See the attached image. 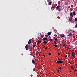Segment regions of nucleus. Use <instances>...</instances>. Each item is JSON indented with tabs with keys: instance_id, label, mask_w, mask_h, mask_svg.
Here are the masks:
<instances>
[{
	"instance_id": "f704fd0d",
	"label": "nucleus",
	"mask_w": 77,
	"mask_h": 77,
	"mask_svg": "<svg viewBox=\"0 0 77 77\" xmlns=\"http://www.w3.org/2000/svg\"><path fill=\"white\" fill-rule=\"evenodd\" d=\"M67 54H68V55H69V54H69V53H68Z\"/></svg>"
},
{
	"instance_id": "7ed1b4c3",
	"label": "nucleus",
	"mask_w": 77,
	"mask_h": 77,
	"mask_svg": "<svg viewBox=\"0 0 77 77\" xmlns=\"http://www.w3.org/2000/svg\"><path fill=\"white\" fill-rule=\"evenodd\" d=\"M56 8V10H57V11H61V9L60 8Z\"/></svg>"
},
{
	"instance_id": "6ab92c4d",
	"label": "nucleus",
	"mask_w": 77,
	"mask_h": 77,
	"mask_svg": "<svg viewBox=\"0 0 77 77\" xmlns=\"http://www.w3.org/2000/svg\"><path fill=\"white\" fill-rule=\"evenodd\" d=\"M51 32H49L48 33V35H51Z\"/></svg>"
},
{
	"instance_id": "f8f14e48",
	"label": "nucleus",
	"mask_w": 77,
	"mask_h": 77,
	"mask_svg": "<svg viewBox=\"0 0 77 77\" xmlns=\"http://www.w3.org/2000/svg\"><path fill=\"white\" fill-rule=\"evenodd\" d=\"M69 21H72V19L71 17L70 18Z\"/></svg>"
},
{
	"instance_id": "dca6fc26",
	"label": "nucleus",
	"mask_w": 77,
	"mask_h": 77,
	"mask_svg": "<svg viewBox=\"0 0 77 77\" xmlns=\"http://www.w3.org/2000/svg\"><path fill=\"white\" fill-rule=\"evenodd\" d=\"M32 62L33 64H35V60H32Z\"/></svg>"
},
{
	"instance_id": "9b49d317",
	"label": "nucleus",
	"mask_w": 77,
	"mask_h": 77,
	"mask_svg": "<svg viewBox=\"0 0 77 77\" xmlns=\"http://www.w3.org/2000/svg\"><path fill=\"white\" fill-rule=\"evenodd\" d=\"M53 39H54L55 41H58V39L54 37V38L53 37Z\"/></svg>"
},
{
	"instance_id": "1a4fd4ad",
	"label": "nucleus",
	"mask_w": 77,
	"mask_h": 77,
	"mask_svg": "<svg viewBox=\"0 0 77 77\" xmlns=\"http://www.w3.org/2000/svg\"><path fill=\"white\" fill-rule=\"evenodd\" d=\"M75 11H74L73 13V16H75Z\"/></svg>"
},
{
	"instance_id": "4c0bfd02",
	"label": "nucleus",
	"mask_w": 77,
	"mask_h": 77,
	"mask_svg": "<svg viewBox=\"0 0 77 77\" xmlns=\"http://www.w3.org/2000/svg\"><path fill=\"white\" fill-rule=\"evenodd\" d=\"M57 71L58 72H59V70H58Z\"/></svg>"
},
{
	"instance_id": "423d86ee",
	"label": "nucleus",
	"mask_w": 77,
	"mask_h": 77,
	"mask_svg": "<svg viewBox=\"0 0 77 77\" xmlns=\"http://www.w3.org/2000/svg\"><path fill=\"white\" fill-rule=\"evenodd\" d=\"M60 37H64V34H62L60 35Z\"/></svg>"
},
{
	"instance_id": "4468645a",
	"label": "nucleus",
	"mask_w": 77,
	"mask_h": 77,
	"mask_svg": "<svg viewBox=\"0 0 77 77\" xmlns=\"http://www.w3.org/2000/svg\"><path fill=\"white\" fill-rule=\"evenodd\" d=\"M51 3H52V1H51L48 4L49 5H51Z\"/></svg>"
},
{
	"instance_id": "a18cd8bd",
	"label": "nucleus",
	"mask_w": 77,
	"mask_h": 77,
	"mask_svg": "<svg viewBox=\"0 0 77 77\" xmlns=\"http://www.w3.org/2000/svg\"><path fill=\"white\" fill-rule=\"evenodd\" d=\"M52 9V8H51V9Z\"/></svg>"
},
{
	"instance_id": "c9c22d12",
	"label": "nucleus",
	"mask_w": 77,
	"mask_h": 77,
	"mask_svg": "<svg viewBox=\"0 0 77 77\" xmlns=\"http://www.w3.org/2000/svg\"><path fill=\"white\" fill-rule=\"evenodd\" d=\"M65 57H67V55H65Z\"/></svg>"
},
{
	"instance_id": "ea45409f",
	"label": "nucleus",
	"mask_w": 77,
	"mask_h": 77,
	"mask_svg": "<svg viewBox=\"0 0 77 77\" xmlns=\"http://www.w3.org/2000/svg\"><path fill=\"white\" fill-rule=\"evenodd\" d=\"M45 46L43 47V48H45Z\"/></svg>"
},
{
	"instance_id": "cd10ccee",
	"label": "nucleus",
	"mask_w": 77,
	"mask_h": 77,
	"mask_svg": "<svg viewBox=\"0 0 77 77\" xmlns=\"http://www.w3.org/2000/svg\"><path fill=\"white\" fill-rule=\"evenodd\" d=\"M69 50H71V48H67Z\"/></svg>"
},
{
	"instance_id": "e433bc0d",
	"label": "nucleus",
	"mask_w": 77,
	"mask_h": 77,
	"mask_svg": "<svg viewBox=\"0 0 77 77\" xmlns=\"http://www.w3.org/2000/svg\"><path fill=\"white\" fill-rule=\"evenodd\" d=\"M71 68H72V69H73V67L72 66H71Z\"/></svg>"
},
{
	"instance_id": "f257e3e1",
	"label": "nucleus",
	"mask_w": 77,
	"mask_h": 77,
	"mask_svg": "<svg viewBox=\"0 0 77 77\" xmlns=\"http://www.w3.org/2000/svg\"><path fill=\"white\" fill-rule=\"evenodd\" d=\"M56 63L58 64H59V63H63V61L62 60H58Z\"/></svg>"
},
{
	"instance_id": "4be33fe9",
	"label": "nucleus",
	"mask_w": 77,
	"mask_h": 77,
	"mask_svg": "<svg viewBox=\"0 0 77 77\" xmlns=\"http://www.w3.org/2000/svg\"><path fill=\"white\" fill-rule=\"evenodd\" d=\"M52 40V39H51L49 40V41H51Z\"/></svg>"
},
{
	"instance_id": "f3484780",
	"label": "nucleus",
	"mask_w": 77,
	"mask_h": 77,
	"mask_svg": "<svg viewBox=\"0 0 77 77\" xmlns=\"http://www.w3.org/2000/svg\"><path fill=\"white\" fill-rule=\"evenodd\" d=\"M40 42H41V40H38L37 41V43H38L39 44V43H40Z\"/></svg>"
},
{
	"instance_id": "6e6552de",
	"label": "nucleus",
	"mask_w": 77,
	"mask_h": 77,
	"mask_svg": "<svg viewBox=\"0 0 77 77\" xmlns=\"http://www.w3.org/2000/svg\"><path fill=\"white\" fill-rule=\"evenodd\" d=\"M72 36V34L71 33L68 35V36Z\"/></svg>"
},
{
	"instance_id": "c03bdc74",
	"label": "nucleus",
	"mask_w": 77,
	"mask_h": 77,
	"mask_svg": "<svg viewBox=\"0 0 77 77\" xmlns=\"http://www.w3.org/2000/svg\"><path fill=\"white\" fill-rule=\"evenodd\" d=\"M72 71H70V72H71Z\"/></svg>"
},
{
	"instance_id": "0eeeda50",
	"label": "nucleus",
	"mask_w": 77,
	"mask_h": 77,
	"mask_svg": "<svg viewBox=\"0 0 77 77\" xmlns=\"http://www.w3.org/2000/svg\"><path fill=\"white\" fill-rule=\"evenodd\" d=\"M31 43V40L30 39L29 41L28 42V44H30Z\"/></svg>"
},
{
	"instance_id": "ddd939ff",
	"label": "nucleus",
	"mask_w": 77,
	"mask_h": 77,
	"mask_svg": "<svg viewBox=\"0 0 77 77\" xmlns=\"http://www.w3.org/2000/svg\"><path fill=\"white\" fill-rule=\"evenodd\" d=\"M60 4H59L58 5V6H57V7L56 8H60Z\"/></svg>"
},
{
	"instance_id": "473e14b6",
	"label": "nucleus",
	"mask_w": 77,
	"mask_h": 77,
	"mask_svg": "<svg viewBox=\"0 0 77 77\" xmlns=\"http://www.w3.org/2000/svg\"><path fill=\"white\" fill-rule=\"evenodd\" d=\"M47 49V47H46L45 48V50H46Z\"/></svg>"
},
{
	"instance_id": "2f4dec72",
	"label": "nucleus",
	"mask_w": 77,
	"mask_h": 77,
	"mask_svg": "<svg viewBox=\"0 0 77 77\" xmlns=\"http://www.w3.org/2000/svg\"><path fill=\"white\" fill-rule=\"evenodd\" d=\"M58 55H60V53H58Z\"/></svg>"
},
{
	"instance_id": "f03ea898",
	"label": "nucleus",
	"mask_w": 77,
	"mask_h": 77,
	"mask_svg": "<svg viewBox=\"0 0 77 77\" xmlns=\"http://www.w3.org/2000/svg\"><path fill=\"white\" fill-rule=\"evenodd\" d=\"M72 54L73 57H75V53L74 52H72Z\"/></svg>"
},
{
	"instance_id": "39448f33",
	"label": "nucleus",
	"mask_w": 77,
	"mask_h": 77,
	"mask_svg": "<svg viewBox=\"0 0 77 77\" xmlns=\"http://www.w3.org/2000/svg\"><path fill=\"white\" fill-rule=\"evenodd\" d=\"M25 48H26V50H28V46L27 45H26L25 46Z\"/></svg>"
},
{
	"instance_id": "2eb2a0df",
	"label": "nucleus",
	"mask_w": 77,
	"mask_h": 77,
	"mask_svg": "<svg viewBox=\"0 0 77 77\" xmlns=\"http://www.w3.org/2000/svg\"><path fill=\"white\" fill-rule=\"evenodd\" d=\"M70 15L72 17H73V15H72V12H71L70 13Z\"/></svg>"
},
{
	"instance_id": "37998d69",
	"label": "nucleus",
	"mask_w": 77,
	"mask_h": 77,
	"mask_svg": "<svg viewBox=\"0 0 77 77\" xmlns=\"http://www.w3.org/2000/svg\"><path fill=\"white\" fill-rule=\"evenodd\" d=\"M73 35H74V36L75 35H74V34H73Z\"/></svg>"
},
{
	"instance_id": "de8ad7c7",
	"label": "nucleus",
	"mask_w": 77,
	"mask_h": 77,
	"mask_svg": "<svg viewBox=\"0 0 77 77\" xmlns=\"http://www.w3.org/2000/svg\"><path fill=\"white\" fill-rule=\"evenodd\" d=\"M49 38H51L50 37V36H49Z\"/></svg>"
},
{
	"instance_id": "c756f323",
	"label": "nucleus",
	"mask_w": 77,
	"mask_h": 77,
	"mask_svg": "<svg viewBox=\"0 0 77 77\" xmlns=\"http://www.w3.org/2000/svg\"><path fill=\"white\" fill-rule=\"evenodd\" d=\"M49 55H51V53H49L48 54Z\"/></svg>"
},
{
	"instance_id": "bb28decb",
	"label": "nucleus",
	"mask_w": 77,
	"mask_h": 77,
	"mask_svg": "<svg viewBox=\"0 0 77 77\" xmlns=\"http://www.w3.org/2000/svg\"><path fill=\"white\" fill-rule=\"evenodd\" d=\"M36 52L37 53H38V54H40V53L38 51H36Z\"/></svg>"
},
{
	"instance_id": "7c9ffc66",
	"label": "nucleus",
	"mask_w": 77,
	"mask_h": 77,
	"mask_svg": "<svg viewBox=\"0 0 77 77\" xmlns=\"http://www.w3.org/2000/svg\"><path fill=\"white\" fill-rule=\"evenodd\" d=\"M75 26L76 27H77V23L76 24Z\"/></svg>"
},
{
	"instance_id": "393cba45",
	"label": "nucleus",
	"mask_w": 77,
	"mask_h": 77,
	"mask_svg": "<svg viewBox=\"0 0 77 77\" xmlns=\"http://www.w3.org/2000/svg\"><path fill=\"white\" fill-rule=\"evenodd\" d=\"M59 69L61 70V69H62V67H60V68H59Z\"/></svg>"
},
{
	"instance_id": "412c9836",
	"label": "nucleus",
	"mask_w": 77,
	"mask_h": 77,
	"mask_svg": "<svg viewBox=\"0 0 77 77\" xmlns=\"http://www.w3.org/2000/svg\"><path fill=\"white\" fill-rule=\"evenodd\" d=\"M75 21H77V18H75Z\"/></svg>"
},
{
	"instance_id": "c85d7f7f",
	"label": "nucleus",
	"mask_w": 77,
	"mask_h": 77,
	"mask_svg": "<svg viewBox=\"0 0 77 77\" xmlns=\"http://www.w3.org/2000/svg\"><path fill=\"white\" fill-rule=\"evenodd\" d=\"M75 71L76 72H77V69H75Z\"/></svg>"
},
{
	"instance_id": "5701e85b",
	"label": "nucleus",
	"mask_w": 77,
	"mask_h": 77,
	"mask_svg": "<svg viewBox=\"0 0 77 77\" xmlns=\"http://www.w3.org/2000/svg\"><path fill=\"white\" fill-rule=\"evenodd\" d=\"M63 46L64 47H66V45H65V44H63Z\"/></svg>"
},
{
	"instance_id": "9d476101",
	"label": "nucleus",
	"mask_w": 77,
	"mask_h": 77,
	"mask_svg": "<svg viewBox=\"0 0 77 77\" xmlns=\"http://www.w3.org/2000/svg\"><path fill=\"white\" fill-rule=\"evenodd\" d=\"M29 48H32V45H29V47H28Z\"/></svg>"
},
{
	"instance_id": "b1692460",
	"label": "nucleus",
	"mask_w": 77,
	"mask_h": 77,
	"mask_svg": "<svg viewBox=\"0 0 77 77\" xmlns=\"http://www.w3.org/2000/svg\"><path fill=\"white\" fill-rule=\"evenodd\" d=\"M54 46L56 48L57 47V45H56V44L54 45Z\"/></svg>"
},
{
	"instance_id": "79ce46f5",
	"label": "nucleus",
	"mask_w": 77,
	"mask_h": 77,
	"mask_svg": "<svg viewBox=\"0 0 77 77\" xmlns=\"http://www.w3.org/2000/svg\"><path fill=\"white\" fill-rule=\"evenodd\" d=\"M44 56L45 57V55H44Z\"/></svg>"
},
{
	"instance_id": "49530a36",
	"label": "nucleus",
	"mask_w": 77,
	"mask_h": 77,
	"mask_svg": "<svg viewBox=\"0 0 77 77\" xmlns=\"http://www.w3.org/2000/svg\"><path fill=\"white\" fill-rule=\"evenodd\" d=\"M76 45H77V43L76 44Z\"/></svg>"
},
{
	"instance_id": "a19ab883",
	"label": "nucleus",
	"mask_w": 77,
	"mask_h": 77,
	"mask_svg": "<svg viewBox=\"0 0 77 77\" xmlns=\"http://www.w3.org/2000/svg\"><path fill=\"white\" fill-rule=\"evenodd\" d=\"M69 63H70V64L71 63V62H70Z\"/></svg>"
},
{
	"instance_id": "a211bd4d",
	"label": "nucleus",
	"mask_w": 77,
	"mask_h": 77,
	"mask_svg": "<svg viewBox=\"0 0 77 77\" xmlns=\"http://www.w3.org/2000/svg\"><path fill=\"white\" fill-rule=\"evenodd\" d=\"M43 43L45 44H47V42L46 41H44L43 42Z\"/></svg>"
},
{
	"instance_id": "20e7f679",
	"label": "nucleus",
	"mask_w": 77,
	"mask_h": 77,
	"mask_svg": "<svg viewBox=\"0 0 77 77\" xmlns=\"http://www.w3.org/2000/svg\"><path fill=\"white\" fill-rule=\"evenodd\" d=\"M47 38H44L42 39V41H47Z\"/></svg>"
},
{
	"instance_id": "58836bf2",
	"label": "nucleus",
	"mask_w": 77,
	"mask_h": 77,
	"mask_svg": "<svg viewBox=\"0 0 77 77\" xmlns=\"http://www.w3.org/2000/svg\"><path fill=\"white\" fill-rule=\"evenodd\" d=\"M73 32L74 33V32H75V31H73Z\"/></svg>"
},
{
	"instance_id": "72a5a7b5",
	"label": "nucleus",
	"mask_w": 77,
	"mask_h": 77,
	"mask_svg": "<svg viewBox=\"0 0 77 77\" xmlns=\"http://www.w3.org/2000/svg\"><path fill=\"white\" fill-rule=\"evenodd\" d=\"M35 45H33V47H35Z\"/></svg>"
},
{
	"instance_id": "a878e982",
	"label": "nucleus",
	"mask_w": 77,
	"mask_h": 77,
	"mask_svg": "<svg viewBox=\"0 0 77 77\" xmlns=\"http://www.w3.org/2000/svg\"><path fill=\"white\" fill-rule=\"evenodd\" d=\"M45 36H46V37H48V35H45Z\"/></svg>"
},
{
	"instance_id": "aec40b11",
	"label": "nucleus",
	"mask_w": 77,
	"mask_h": 77,
	"mask_svg": "<svg viewBox=\"0 0 77 77\" xmlns=\"http://www.w3.org/2000/svg\"><path fill=\"white\" fill-rule=\"evenodd\" d=\"M54 44L55 45H56V42H55L54 41Z\"/></svg>"
}]
</instances>
